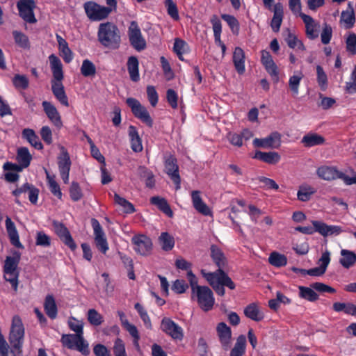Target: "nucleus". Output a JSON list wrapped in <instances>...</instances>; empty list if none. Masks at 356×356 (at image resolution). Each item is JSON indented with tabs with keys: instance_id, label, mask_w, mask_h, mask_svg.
Segmentation results:
<instances>
[{
	"instance_id": "nucleus-1",
	"label": "nucleus",
	"mask_w": 356,
	"mask_h": 356,
	"mask_svg": "<svg viewBox=\"0 0 356 356\" xmlns=\"http://www.w3.org/2000/svg\"><path fill=\"white\" fill-rule=\"evenodd\" d=\"M187 278L191 288V299L195 300L204 312L211 310L215 304L212 291L207 286L199 285L197 277L191 270L188 272Z\"/></svg>"
},
{
	"instance_id": "nucleus-2",
	"label": "nucleus",
	"mask_w": 356,
	"mask_h": 356,
	"mask_svg": "<svg viewBox=\"0 0 356 356\" xmlns=\"http://www.w3.org/2000/svg\"><path fill=\"white\" fill-rule=\"evenodd\" d=\"M49 60L54 77V79L51 81L52 92L62 105L67 107L69 106L68 98L61 82L63 79L62 63L58 57L54 54L50 55Z\"/></svg>"
},
{
	"instance_id": "nucleus-3",
	"label": "nucleus",
	"mask_w": 356,
	"mask_h": 356,
	"mask_svg": "<svg viewBox=\"0 0 356 356\" xmlns=\"http://www.w3.org/2000/svg\"><path fill=\"white\" fill-rule=\"evenodd\" d=\"M201 274L219 296H222L225 295V286L232 290L235 289L234 283L224 272L223 268H218L213 273H208L205 270H202Z\"/></svg>"
},
{
	"instance_id": "nucleus-4",
	"label": "nucleus",
	"mask_w": 356,
	"mask_h": 356,
	"mask_svg": "<svg viewBox=\"0 0 356 356\" xmlns=\"http://www.w3.org/2000/svg\"><path fill=\"white\" fill-rule=\"evenodd\" d=\"M20 259V252L14 251L12 256L6 257L3 268V278L11 284L15 291H17L18 288L19 273L17 267Z\"/></svg>"
},
{
	"instance_id": "nucleus-5",
	"label": "nucleus",
	"mask_w": 356,
	"mask_h": 356,
	"mask_svg": "<svg viewBox=\"0 0 356 356\" xmlns=\"http://www.w3.org/2000/svg\"><path fill=\"white\" fill-rule=\"evenodd\" d=\"M352 176L350 177L343 172L339 170L336 167L323 165L316 170V174L322 179L332 181L340 179L346 185L356 184V172L351 170Z\"/></svg>"
},
{
	"instance_id": "nucleus-6",
	"label": "nucleus",
	"mask_w": 356,
	"mask_h": 356,
	"mask_svg": "<svg viewBox=\"0 0 356 356\" xmlns=\"http://www.w3.org/2000/svg\"><path fill=\"white\" fill-rule=\"evenodd\" d=\"M98 39L104 46L116 48L120 40L118 29L111 23L101 24L98 31Z\"/></svg>"
},
{
	"instance_id": "nucleus-7",
	"label": "nucleus",
	"mask_w": 356,
	"mask_h": 356,
	"mask_svg": "<svg viewBox=\"0 0 356 356\" xmlns=\"http://www.w3.org/2000/svg\"><path fill=\"white\" fill-rule=\"evenodd\" d=\"M25 330L21 318L14 316L12 319L8 341L12 348L19 353L22 352Z\"/></svg>"
},
{
	"instance_id": "nucleus-8",
	"label": "nucleus",
	"mask_w": 356,
	"mask_h": 356,
	"mask_svg": "<svg viewBox=\"0 0 356 356\" xmlns=\"http://www.w3.org/2000/svg\"><path fill=\"white\" fill-rule=\"evenodd\" d=\"M60 341L63 346L71 350H76L83 355L90 353L88 343L84 339L83 334H63Z\"/></svg>"
},
{
	"instance_id": "nucleus-9",
	"label": "nucleus",
	"mask_w": 356,
	"mask_h": 356,
	"mask_svg": "<svg viewBox=\"0 0 356 356\" xmlns=\"http://www.w3.org/2000/svg\"><path fill=\"white\" fill-rule=\"evenodd\" d=\"M84 9L89 19L93 21H99L105 19L113 10L116 8L100 6L95 2L88 1L85 3Z\"/></svg>"
},
{
	"instance_id": "nucleus-10",
	"label": "nucleus",
	"mask_w": 356,
	"mask_h": 356,
	"mask_svg": "<svg viewBox=\"0 0 356 356\" xmlns=\"http://www.w3.org/2000/svg\"><path fill=\"white\" fill-rule=\"evenodd\" d=\"M128 35L130 44L138 51L144 50L146 47V41L142 35L140 29L135 21H132L128 29Z\"/></svg>"
},
{
	"instance_id": "nucleus-11",
	"label": "nucleus",
	"mask_w": 356,
	"mask_h": 356,
	"mask_svg": "<svg viewBox=\"0 0 356 356\" xmlns=\"http://www.w3.org/2000/svg\"><path fill=\"white\" fill-rule=\"evenodd\" d=\"M161 330L174 340L181 341L184 338L182 327L169 318L161 320Z\"/></svg>"
},
{
	"instance_id": "nucleus-12",
	"label": "nucleus",
	"mask_w": 356,
	"mask_h": 356,
	"mask_svg": "<svg viewBox=\"0 0 356 356\" xmlns=\"http://www.w3.org/2000/svg\"><path fill=\"white\" fill-rule=\"evenodd\" d=\"M91 225L94 232L95 245L99 251H101L103 254H105L108 250V244L105 233L97 219L92 218Z\"/></svg>"
},
{
	"instance_id": "nucleus-13",
	"label": "nucleus",
	"mask_w": 356,
	"mask_h": 356,
	"mask_svg": "<svg viewBox=\"0 0 356 356\" xmlns=\"http://www.w3.org/2000/svg\"><path fill=\"white\" fill-rule=\"evenodd\" d=\"M127 104L137 118L146 123L149 127L152 126V120L148 111L141 105L139 101L135 98L130 97L127 99Z\"/></svg>"
},
{
	"instance_id": "nucleus-14",
	"label": "nucleus",
	"mask_w": 356,
	"mask_h": 356,
	"mask_svg": "<svg viewBox=\"0 0 356 356\" xmlns=\"http://www.w3.org/2000/svg\"><path fill=\"white\" fill-rule=\"evenodd\" d=\"M134 250L140 255L149 254L152 249V242L150 238L144 234L135 235L131 238Z\"/></svg>"
},
{
	"instance_id": "nucleus-15",
	"label": "nucleus",
	"mask_w": 356,
	"mask_h": 356,
	"mask_svg": "<svg viewBox=\"0 0 356 356\" xmlns=\"http://www.w3.org/2000/svg\"><path fill=\"white\" fill-rule=\"evenodd\" d=\"M19 16L26 22L30 24L36 22L33 10L35 4L33 0H19L17 4Z\"/></svg>"
},
{
	"instance_id": "nucleus-16",
	"label": "nucleus",
	"mask_w": 356,
	"mask_h": 356,
	"mask_svg": "<svg viewBox=\"0 0 356 356\" xmlns=\"http://www.w3.org/2000/svg\"><path fill=\"white\" fill-rule=\"evenodd\" d=\"M60 153L58 156V169L64 183L67 184L69 181L71 160L67 149L64 147H60Z\"/></svg>"
},
{
	"instance_id": "nucleus-17",
	"label": "nucleus",
	"mask_w": 356,
	"mask_h": 356,
	"mask_svg": "<svg viewBox=\"0 0 356 356\" xmlns=\"http://www.w3.org/2000/svg\"><path fill=\"white\" fill-rule=\"evenodd\" d=\"M256 147L277 149L281 145V134L277 131L264 138H254L252 142Z\"/></svg>"
},
{
	"instance_id": "nucleus-18",
	"label": "nucleus",
	"mask_w": 356,
	"mask_h": 356,
	"mask_svg": "<svg viewBox=\"0 0 356 356\" xmlns=\"http://www.w3.org/2000/svg\"><path fill=\"white\" fill-rule=\"evenodd\" d=\"M53 227L55 233L60 238V239L72 250H76V245L74 241L67 228L63 223L58 221L53 222Z\"/></svg>"
},
{
	"instance_id": "nucleus-19",
	"label": "nucleus",
	"mask_w": 356,
	"mask_h": 356,
	"mask_svg": "<svg viewBox=\"0 0 356 356\" xmlns=\"http://www.w3.org/2000/svg\"><path fill=\"white\" fill-rule=\"evenodd\" d=\"M300 17L302 18L305 25L307 37L310 40L316 39L319 35L321 29L319 22L315 21L311 16L304 13H300Z\"/></svg>"
},
{
	"instance_id": "nucleus-20",
	"label": "nucleus",
	"mask_w": 356,
	"mask_h": 356,
	"mask_svg": "<svg viewBox=\"0 0 356 356\" xmlns=\"http://www.w3.org/2000/svg\"><path fill=\"white\" fill-rule=\"evenodd\" d=\"M312 225L315 231L324 237L330 236H338L343 232L341 227L338 225H328L325 222L318 220H313Z\"/></svg>"
},
{
	"instance_id": "nucleus-21",
	"label": "nucleus",
	"mask_w": 356,
	"mask_h": 356,
	"mask_svg": "<svg viewBox=\"0 0 356 356\" xmlns=\"http://www.w3.org/2000/svg\"><path fill=\"white\" fill-rule=\"evenodd\" d=\"M261 63L265 67L267 72L270 75L272 79L275 83H277L279 81V72L277 67L273 61L271 55L268 51L266 50H262L261 51Z\"/></svg>"
},
{
	"instance_id": "nucleus-22",
	"label": "nucleus",
	"mask_w": 356,
	"mask_h": 356,
	"mask_svg": "<svg viewBox=\"0 0 356 356\" xmlns=\"http://www.w3.org/2000/svg\"><path fill=\"white\" fill-rule=\"evenodd\" d=\"M165 170L171 179L176 185V190L180 188L181 179L179 174V168L177 164V159L170 156L165 161Z\"/></svg>"
},
{
	"instance_id": "nucleus-23",
	"label": "nucleus",
	"mask_w": 356,
	"mask_h": 356,
	"mask_svg": "<svg viewBox=\"0 0 356 356\" xmlns=\"http://www.w3.org/2000/svg\"><path fill=\"white\" fill-rule=\"evenodd\" d=\"M216 332L222 348L228 350L232 343L231 328L225 323L220 322L216 326Z\"/></svg>"
},
{
	"instance_id": "nucleus-24",
	"label": "nucleus",
	"mask_w": 356,
	"mask_h": 356,
	"mask_svg": "<svg viewBox=\"0 0 356 356\" xmlns=\"http://www.w3.org/2000/svg\"><path fill=\"white\" fill-rule=\"evenodd\" d=\"M330 262V252L328 250H325L318 259V264H319V266L304 271V273H307L309 275L314 277L321 276L325 273Z\"/></svg>"
},
{
	"instance_id": "nucleus-25",
	"label": "nucleus",
	"mask_w": 356,
	"mask_h": 356,
	"mask_svg": "<svg viewBox=\"0 0 356 356\" xmlns=\"http://www.w3.org/2000/svg\"><path fill=\"white\" fill-rule=\"evenodd\" d=\"M43 109L50 121L58 128L63 126L61 117L57 108L51 102L44 101L42 104Z\"/></svg>"
},
{
	"instance_id": "nucleus-26",
	"label": "nucleus",
	"mask_w": 356,
	"mask_h": 356,
	"mask_svg": "<svg viewBox=\"0 0 356 356\" xmlns=\"http://www.w3.org/2000/svg\"><path fill=\"white\" fill-rule=\"evenodd\" d=\"M191 199L193 207L197 211L204 216L212 215L211 210L202 200L199 191H192Z\"/></svg>"
},
{
	"instance_id": "nucleus-27",
	"label": "nucleus",
	"mask_w": 356,
	"mask_h": 356,
	"mask_svg": "<svg viewBox=\"0 0 356 356\" xmlns=\"http://www.w3.org/2000/svg\"><path fill=\"white\" fill-rule=\"evenodd\" d=\"M6 228L9 236L10 243L18 248H24L23 245L19 241V237L18 232L14 222L12 221L10 218L7 217L6 219Z\"/></svg>"
},
{
	"instance_id": "nucleus-28",
	"label": "nucleus",
	"mask_w": 356,
	"mask_h": 356,
	"mask_svg": "<svg viewBox=\"0 0 356 356\" xmlns=\"http://www.w3.org/2000/svg\"><path fill=\"white\" fill-rule=\"evenodd\" d=\"M245 59L244 51L241 47H236L233 53L232 60L236 70L240 74H243L245 70Z\"/></svg>"
},
{
	"instance_id": "nucleus-29",
	"label": "nucleus",
	"mask_w": 356,
	"mask_h": 356,
	"mask_svg": "<svg viewBox=\"0 0 356 356\" xmlns=\"http://www.w3.org/2000/svg\"><path fill=\"white\" fill-rule=\"evenodd\" d=\"M211 257L218 268H225L227 266V259L222 250L216 245L210 247Z\"/></svg>"
},
{
	"instance_id": "nucleus-30",
	"label": "nucleus",
	"mask_w": 356,
	"mask_h": 356,
	"mask_svg": "<svg viewBox=\"0 0 356 356\" xmlns=\"http://www.w3.org/2000/svg\"><path fill=\"white\" fill-rule=\"evenodd\" d=\"M304 78V74L302 71L297 70L289 76V88L293 96L296 97L299 94V89L300 83Z\"/></svg>"
},
{
	"instance_id": "nucleus-31",
	"label": "nucleus",
	"mask_w": 356,
	"mask_h": 356,
	"mask_svg": "<svg viewBox=\"0 0 356 356\" xmlns=\"http://www.w3.org/2000/svg\"><path fill=\"white\" fill-rule=\"evenodd\" d=\"M340 264L345 268H350L356 263V254L350 250L342 249L340 252Z\"/></svg>"
},
{
	"instance_id": "nucleus-32",
	"label": "nucleus",
	"mask_w": 356,
	"mask_h": 356,
	"mask_svg": "<svg viewBox=\"0 0 356 356\" xmlns=\"http://www.w3.org/2000/svg\"><path fill=\"white\" fill-rule=\"evenodd\" d=\"M301 143L306 147H311L316 145H321L325 143V138L316 133H309L304 136Z\"/></svg>"
},
{
	"instance_id": "nucleus-33",
	"label": "nucleus",
	"mask_w": 356,
	"mask_h": 356,
	"mask_svg": "<svg viewBox=\"0 0 356 356\" xmlns=\"http://www.w3.org/2000/svg\"><path fill=\"white\" fill-rule=\"evenodd\" d=\"M129 136L131 149L135 152H140L143 150L142 141L136 127L132 125L129 127Z\"/></svg>"
},
{
	"instance_id": "nucleus-34",
	"label": "nucleus",
	"mask_w": 356,
	"mask_h": 356,
	"mask_svg": "<svg viewBox=\"0 0 356 356\" xmlns=\"http://www.w3.org/2000/svg\"><path fill=\"white\" fill-rule=\"evenodd\" d=\"M283 18V7L280 3L274 6V15L271 20L270 26L273 31L278 32Z\"/></svg>"
},
{
	"instance_id": "nucleus-35",
	"label": "nucleus",
	"mask_w": 356,
	"mask_h": 356,
	"mask_svg": "<svg viewBox=\"0 0 356 356\" xmlns=\"http://www.w3.org/2000/svg\"><path fill=\"white\" fill-rule=\"evenodd\" d=\"M22 137L26 139L31 146L37 149H42L43 145L40 141L38 136L35 132L31 129H24L22 131Z\"/></svg>"
},
{
	"instance_id": "nucleus-36",
	"label": "nucleus",
	"mask_w": 356,
	"mask_h": 356,
	"mask_svg": "<svg viewBox=\"0 0 356 356\" xmlns=\"http://www.w3.org/2000/svg\"><path fill=\"white\" fill-rule=\"evenodd\" d=\"M254 158L259 159L268 164H275L280 160V154L275 152H263L257 151L256 152Z\"/></svg>"
},
{
	"instance_id": "nucleus-37",
	"label": "nucleus",
	"mask_w": 356,
	"mask_h": 356,
	"mask_svg": "<svg viewBox=\"0 0 356 356\" xmlns=\"http://www.w3.org/2000/svg\"><path fill=\"white\" fill-rule=\"evenodd\" d=\"M44 307L47 315L51 319L57 316L58 309L54 300L51 295H47L45 298Z\"/></svg>"
},
{
	"instance_id": "nucleus-38",
	"label": "nucleus",
	"mask_w": 356,
	"mask_h": 356,
	"mask_svg": "<svg viewBox=\"0 0 356 356\" xmlns=\"http://www.w3.org/2000/svg\"><path fill=\"white\" fill-rule=\"evenodd\" d=\"M244 314L248 318L254 321H260L264 318L263 313L254 303L248 305L244 309Z\"/></svg>"
},
{
	"instance_id": "nucleus-39",
	"label": "nucleus",
	"mask_w": 356,
	"mask_h": 356,
	"mask_svg": "<svg viewBox=\"0 0 356 356\" xmlns=\"http://www.w3.org/2000/svg\"><path fill=\"white\" fill-rule=\"evenodd\" d=\"M138 60L135 56H131L127 61V70L131 79L133 81H138L139 80V71H138Z\"/></svg>"
},
{
	"instance_id": "nucleus-40",
	"label": "nucleus",
	"mask_w": 356,
	"mask_h": 356,
	"mask_svg": "<svg viewBox=\"0 0 356 356\" xmlns=\"http://www.w3.org/2000/svg\"><path fill=\"white\" fill-rule=\"evenodd\" d=\"M150 202L152 204L156 205L161 211H163L168 216L172 217L173 216L172 211L171 210L168 203L164 198L159 196H154L151 197Z\"/></svg>"
},
{
	"instance_id": "nucleus-41",
	"label": "nucleus",
	"mask_w": 356,
	"mask_h": 356,
	"mask_svg": "<svg viewBox=\"0 0 356 356\" xmlns=\"http://www.w3.org/2000/svg\"><path fill=\"white\" fill-rule=\"evenodd\" d=\"M246 338L244 335L237 337L236 341L230 351V356H243L245 353Z\"/></svg>"
},
{
	"instance_id": "nucleus-42",
	"label": "nucleus",
	"mask_w": 356,
	"mask_h": 356,
	"mask_svg": "<svg viewBox=\"0 0 356 356\" xmlns=\"http://www.w3.org/2000/svg\"><path fill=\"white\" fill-rule=\"evenodd\" d=\"M287 35L285 38V40L288 44V46L291 48L296 49L298 51H304L305 50V47L301 40H300L297 36L292 33L289 29L286 30Z\"/></svg>"
},
{
	"instance_id": "nucleus-43",
	"label": "nucleus",
	"mask_w": 356,
	"mask_h": 356,
	"mask_svg": "<svg viewBox=\"0 0 356 356\" xmlns=\"http://www.w3.org/2000/svg\"><path fill=\"white\" fill-rule=\"evenodd\" d=\"M32 156L31 155L28 148L20 147L17 149V161L22 167L27 168L31 163Z\"/></svg>"
},
{
	"instance_id": "nucleus-44",
	"label": "nucleus",
	"mask_w": 356,
	"mask_h": 356,
	"mask_svg": "<svg viewBox=\"0 0 356 356\" xmlns=\"http://www.w3.org/2000/svg\"><path fill=\"white\" fill-rule=\"evenodd\" d=\"M173 51L181 60H184L183 55L189 51V47L184 40L176 38L174 42Z\"/></svg>"
},
{
	"instance_id": "nucleus-45",
	"label": "nucleus",
	"mask_w": 356,
	"mask_h": 356,
	"mask_svg": "<svg viewBox=\"0 0 356 356\" xmlns=\"http://www.w3.org/2000/svg\"><path fill=\"white\" fill-rule=\"evenodd\" d=\"M268 262L275 267L280 268L286 265L287 258L284 254L273 252L269 255Z\"/></svg>"
},
{
	"instance_id": "nucleus-46",
	"label": "nucleus",
	"mask_w": 356,
	"mask_h": 356,
	"mask_svg": "<svg viewBox=\"0 0 356 356\" xmlns=\"http://www.w3.org/2000/svg\"><path fill=\"white\" fill-rule=\"evenodd\" d=\"M13 36L15 44L20 48L28 49L30 48V42L28 36L19 31H13Z\"/></svg>"
},
{
	"instance_id": "nucleus-47",
	"label": "nucleus",
	"mask_w": 356,
	"mask_h": 356,
	"mask_svg": "<svg viewBox=\"0 0 356 356\" xmlns=\"http://www.w3.org/2000/svg\"><path fill=\"white\" fill-rule=\"evenodd\" d=\"M299 296L309 302H314L318 299V295L314 291V289L311 287L300 286Z\"/></svg>"
},
{
	"instance_id": "nucleus-48",
	"label": "nucleus",
	"mask_w": 356,
	"mask_h": 356,
	"mask_svg": "<svg viewBox=\"0 0 356 356\" xmlns=\"http://www.w3.org/2000/svg\"><path fill=\"white\" fill-rule=\"evenodd\" d=\"M355 22L354 10H343L341 13L340 22L343 24L346 29H350L354 26Z\"/></svg>"
},
{
	"instance_id": "nucleus-49",
	"label": "nucleus",
	"mask_w": 356,
	"mask_h": 356,
	"mask_svg": "<svg viewBox=\"0 0 356 356\" xmlns=\"http://www.w3.org/2000/svg\"><path fill=\"white\" fill-rule=\"evenodd\" d=\"M87 319L94 326H99L104 322L103 316L95 309H90L88 311Z\"/></svg>"
},
{
	"instance_id": "nucleus-50",
	"label": "nucleus",
	"mask_w": 356,
	"mask_h": 356,
	"mask_svg": "<svg viewBox=\"0 0 356 356\" xmlns=\"http://www.w3.org/2000/svg\"><path fill=\"white\" fill-rule=\"evenodd\" d=\"M81 72L83 76H93L96 74V67L92 61L85 59L82 62Z\"/></svg>"
},
{
	"instance_id": "nucleus-51",
	"label": "nucleus",
	"mask_w": 356,
	"mask_h": 356,
	"mask_svg": "<svg viewBox=\"0 0 356 356\" xmlns=\"http://www.w3.org/2000/svg\"><path fill=\"white\" fill-rule=\"evenodd\" d=\"M159 242L162 249L165 251L171 250L175 245L173 237L167 232L161 233L159 236Z\"/></svg>"
},
{
	"instance_id": "nucleus-52",
	"label": "nucleus",
	"mask_w": 356,
	"mask_h": 356,
	"mask_svg": "<svg viewBox=\"0 0 356 356\" xmlns=\"http://www.w3.org/2000/svg\"><path fill=\"white\" fill-rule=\"evenodd\" d=\"M315 192V189L312 186H301L297 193V197L300 201L307 202Z\"/></svg>"
},
{
	"instance_id": "nucleus-53",
	"label": "nucleus",
	"mask_w": 356,
	"mask_h": 356,
	"mask_svg": "<svg viewBox=\"0 0 356 356\" xmlns=\"http://www.w3.org/2000/svg\"><path fill=\"white\" fill-rule=\"evenodd\" d=\"M115 202L122 207L124 211L127 213H132L135 211L134 205L124 197H120L118 194H114Z\"/></svg>"
},
{
	"instance_id": "nucleus-54",
	"label": "nucleus",
	"mask_w": 356,
	"mask_h": 356,
	"mask_svg": "<svg viewBox=\"0 0 356 356\" xmlns=\"http://www.w3.org/2000/svg\"><path fill=\"white\" fill-rule=\"evenodd\" d=\"M346 49L348 54L354 56L356 54V34L350 33L347 35L345 40Z\"/></svg>"
},
{
	"instance_id": "nucleus-55",
	"label": "nucleus",
	"mask_w": 356,
	"mask_h": 356,
	"mask_svg": "<svg viewBox=\"0 0 356 356\" xmlns=\"http://www.w3.org/2000/svg\"><path fill=\"white\" fill-rule=\"evenodd\" d=\"M47 179L51 192L59 199L62 197V193L59 185L55 180L54 176H51L47 171H46Z\"/></svg>"
},
{
	"instance_id": "nucleus-56",
	"label": "nucleus",
	"mask_w": 356,
	"mask_h": 356,
	"mask_svg": "<svg viewBox=\"0 0 356 356\" xmlns=\"http://www.w3.org/2000/svg\"><path fill=\"white\" fill-rule=\"evenodd\" d=\"M222 18L227 23L232 32L235 35H238L239 32V22L237 19L234 16L227 14L222 15Z\"/></svg>"
},
{
	"instance_id": "nucleus-57",
	"label": "nucleus",
	"mask_w": 356,
	"mask_h": 356,
	"mask_svg": "<svg viewBox=\"0 0 356 356\" xmlns=\"http://www.w3.org/2000/svg\"><path fill=\"white\" fill-rule=\"evenodd\" d=\"M317 83L320 88L325 91L327 88V76L323 67L320 65L316 66Z\"/></svg>"
},
{
	"instance_id": "nucleus-58",
	"label": "nucleus",
	"mask_w": 356,
	"mask_h": 356,
	"mask_svg": "<svg viewBox=\"0 0 356 356\" xmlns=\"http://www.w3.org/2000/svg\"><path fill=\"white\" fill-rule=\"evenodd\" d=\"M122 327L133 337V339H134V344L135 347L137 349H139L140 346H139L138 341H139V339H140V335H139V332H138V330L137 327L134 325L130 323L129 322L127 323V324H125L124 325H123Z\"/></svg>"
},
{
	"instance_id": "nucleus-59",
	"label": "nucleus",
	"mask_w": 356,
	"mask_h": 356,
	"mask_svg": "<svg viewBox=\"0 0 356 356\" xmlns=\"http://www.w3.org/2000/svg\"><path fill=\"white\" fill-rule=\"evenodd\" d=\"M13 83L17 89L25 90L29 87V79L25 75L15 74L13 78Z\"/></svg>"
},
{
	"instance_id": "nucleus-60",
	"label": "nucleus",
	"mask_w": 356,
	"mask_h": 356,
	"mask_svg": "<svg viewBox=\"0 0 356 356\" xmlns=\"http://www.w3.org/2000/svg\"><path fill=\"white\" fill-rule=\"evenodd\" d=\"M68 326L75 334L83 335V323L82 321L72 316L68 319Z\"/></svg>"
},
{
	"instance_id": "nucleus-61",
	"label": "nucleus",
	"mask_w": 356,
	"mask_h": 356,
	"mask_svg": "<svg viewBox=\"0 0 356 356\" xmlns=\"http://www.w3.org/2000/svg\"><path fill=\"white\" fill-rule=\"evenodd\" d=\"M134 307L138 312V314L140 316V318L142 319V321L144 323L145 326L147 329H151L152 328L151 320H150V318H149V315L147 314L146 310L143 308V307L140 303L135 304Z\"/></svg>"
},
{
	"instance_id": "nucleus-62",
	"label": "nucleus",
	"mask_w": 356,
	"mask_h": 356,
	"mask_svg": "<svg viewBox=\"0 0 356 356\" xmlns=\"http://www.w3.org/2000/svg\"><path fill=\"white\" fill-rule=\"evenodd\" d=\"M35 244L38 246L49 247L51 245V238L44 232L40 231L36 233Z\"/></svg>"
},
{
	"instance_id": "nucleus-63",
	"label": "nucleus",
	"mask_w": 356,
	"mask_h": 356,
	"mask_svg": "<svg viewBox=\"0 0 356 356\" xmlns=\"http://www.w3.org/2000/svg\"><path fill=\"white\" fill-rule=\"evenodd\" d=\"M165 6L167 8V13L170 17L174 20H178L179 19V12L177 6L174 1L172 0H165Z\"/></svg>"
},
{
	"instance_id": "nucleus-64",
	"label": "nucleus",
	"mask_w": 356,
	"mask_h": 356,
	"mask_svg": "<svg viewBox=\"0 0 356 356\" xmlns=\"http://www.w3.org/2000/svg\"><path fill=\"white\" fill-rule=\"evenodd\" d=\"M113 353L115 356H127L124 343L120 338L116 339L114 342Z\"/></svg>"
}]
</instances>
